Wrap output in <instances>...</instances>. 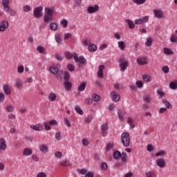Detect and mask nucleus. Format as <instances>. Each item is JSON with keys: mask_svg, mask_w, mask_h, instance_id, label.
<instances>
[{"mask_svg": "<svg viewBox=\"0 0 177 177\" xmlns=\"http://www.w3.org/2000/svg\"><path fill=\"white\" fill-rule=\"evenodd\" d=\"M60 165L62 167H70L71 164H70V162L67 160H63L60 162Z\"/></svg>", "mask_w": 177, "mask_h": 177, "instance_id": "f704fd0d", "label": "nucleus"}, {"mask_svg": "<svg viewBox=\"0 0 177 177\" xmlns=\"http://www.w3.org/2000/svg\"><path fill=\"white\" fill-rule=\"evenodd\" d=\"M37 177H46V174H45V173L40 172L37 174Z\"/></svg>", "mask_w": 177, "mask_h": 177, "instance_id": "338daca9", "label": "nucleus"}, {"mask_svg": "<svg viewBox=\"0 0 177 177\" xmlns=\"http://www.w3.org/2000/svg\"><path fill=\"white\" fill-rule=\"evenodd\" d=\"M169 88L170 89H177V81L172 82L169 84Z\"/></svg>", "mask_w": 177, "mask_h": 177, "instance_id": "c85d7f7f", "label": "nucleus"}, {"mask_svg": "<svg viewBox=\"0 0 177 177\" xmlns=\"http://www.w3.org/2000/svg\"><path fill=\"white\" fill-rule=\"evenodd\" d=\"M17 73L19 74H23V73H24V66L23 65H21L17 68Z\"/></svg>", "mask_w": 177, "mask_h": 177, "instance_id": "58836bf2", "label": "nucleus"}, {"mask_svg": "<svg viewBox=\"0 0 177 177\" xmlns=\"http://www.w3.org/2000/svg\"><path fill=\"white\" fill-rule=\"evenodd\" d=\"M64 82H68V80H70V73L68 72H64Z\"/></svg>", "mask_w": 177, "mask_h": 177, "instance_id": "c9c22d12", "label": "nucleus"}, {"mask_svg": "<svg viewBox=\"0 0 177 177\" xmlns=\"http://www.w3.org/2000/svg\"><path fill=\"white\" fill-rule=\"evenodd\" d=\"M125 22L127 23L129 28H130V30H133V28L135 27V24H133V21H131L130 19H126Z\"/></svg>", "mask_w": 177, "mask_h": 177, "instance_id": "6ab92c4d", "label": "nucleus"}, {"mask_svg": "<svg viewBox=\"0 0 177 177\" xmlns=\"http://www.w3.org/2000/svg\"><path fill=\"white\" fill-rule=\"evenodd\" d=\"M55 138L57 139V140H62V136H61V133L57 132L55 133Z\"/></svg>", "mask_w": 177, "mask_h": 177, "instance_id": "bf43d9fd", "label": "nucleus"}, {"mask_svg": "<svg viewBox=\"0 0 177 177\" xmlns=\"http://www.w3.org/2000/svg\"><path fill=\"white\" fill-rule=\"evenodd\" d=\"M136 86L138 88H142L143 87V82H142V81L136 82Z\"/></svg>", "mask_w": 177, "mask_h": 177, "instance_id": "8fccbe9b", "label": "nucleus"}, {"mask_svg": "<svg viewBox=\"0 0 177 177\" xmlns=\"http://www.w3.org/2000/svg\"><path fill=\"white\" fill-rule=\"evenodd\" d=\"M55 57L58 60V62H61V60H63V57L62 56V54L56 53L55 55Z\"/></svg>", "mask_w": 177, "mask_h": 177, "instance_id": "79ce46f5", "label": "nucleus"}, {"mask_svg": "<svg viewBox=\"0 0 177 177\" xmlns=\"http://www.w3.org/2000/svg\"><path fill=\"white\" fill-rule=\"evenodd\" d=\"M142 79L146 82H150V81H151V77H150V75H144L142 76Z\"/></svg>", "mask_w": 177, "mask_h": 177, "instance_id": "2f4dec72", "label": "nucleus"}, {"mask_svg": "<svg viewBox=\"0 0 177 177\" xmlns=\"http://www.w3.org/2000/svg\"><path fill=\"white\" fill-rule=\"evenodd\" d=\"M97 49V46H96V45L95 44H91L88 47V50H89V52H91V53L96 52Z\"/></svg>", "mask_w": 177, "mask_h": 177, "instance_id": "aec40b11", "label": "nucleus"}, {"mask_svg": "<svg viewBox=\"0 0 177 177\" xmlns=\"http://www.w3.org/2000/svg\"><path fill=\"white\" fill-rule=\"evenodd\" d=\"M42 10H44V8L42 6L36 7L33 10V16L35 19H39L42 17Z\"/></svg>", "mask_w": 177, "mask_h": 177, "instance_id": "39448f33", "label": "nucleus"}, {"mask_svg": "<svg viewBox=\"0 0 177 177\" xmlns=\"http://www.w3.org/2000/svg\"><path fill=\"white\" fill-rule=\"evenodd\" d=\"M128 124H129L130 128L133 129L135 128V124H133V122H135V120L132 118H129L128 120Z\"/></svg>", "mask_w": 177, "mask_h": 177, "instance_id": "412c9836", "label": "nucleus"}, {"mask_svg": "<svg viewBox=\"0 0 177 177\" xmlns=\"http://www.w3.org/2000/svg\"><path fill=\"white\" fill-rule=\"evenodd\" d=\"M2 3H3V8L5 6H9V0H2Z\"/></svg>", "mask_w": 177, "mask_h": 177, "instance_id": "13d9d810", "label": "nucleus"}, {"mask_svg": "<svg viewBox=\"0 0 177 177\" xmlns=\"http://www.w3.org/2000/svg\"><path fill=\"white\" fill-rule=\"evenodd\" d=\"M23 154L26 156H31L32 154V150L30 148H25L23 151Z\"/></svg>", "mask_w": 177, "mask_h": 177, "instance_id": "f3484780", "label": "nucleus"}, {"mask_svg": "<svg viewBox=\"0 0 177 177\" xmlns=\"http://www.w3.org/2000/svg\"><path fill=\"white\" fill-rule=\"evenodd\" d=\"M16 86L17 88H21V80H20L19 79L17 80L16 81Z\"/></svg>", "mask_w": 177, "mask_h": 177, "instance_id": "09e8293b", "label": "nucleus"}, {"mask_svg": "<svg viewBox=\"0 0 177 177\" xmlns=\"http://www.w3.org/2000/svg\"><path fill=\"white\" fill-rule=\"evenodd\" d=\"M153 13L157 19H162L164 17V12L160 10H153Z\"/></svg>", "mask_w": 177, "mask_h": 177, "instance_id": "9b49d317", "label": "nucleus"}, {"mask_svg": "<svg viewBox=\"0 0 177 177\" xmlns=\"http://www.w3.org/2000/svg\"><path fill=\"white\" fill-rule=\"evenodd\" d=\"M39 149L42 153H46V151H48V145H41L39 146Z\"/></svg>", "mask_w": 177, "mask_h": 177, "instance_id": "b1692460", "label": "nucleus"}, {"mask_svg": "<svg viewBox=\"0 0 177 177\" xmlns=\"http://www.w3.org/2000/svg\"><path fill=\"white\" fill-rule=\"evenodd\" d=\"M146 46H151L153 45V39L151 37H149L145 44Z\"/></svg>", "mask_w": 177, "mask_h": 177, "instance_id": "e433bc0d", "label": "nucleus"}, {"mask_svg": "<svg viewBox=\"0 0 177 177\" xmlns=\"http://www.w3.org/2000/svg\"><path fill=\"white\" fill-rule=\"evenodd\" d=\"M97 77H98V78H103V77H104L103 72L98 71Z\"/></svg>", "mask_w": 177, "mask_h": 177, "instance_id": "69168bd1", "label": "nucleus"}, {"mask_svg": "<svg viewBox=\"0 0 177 177\" xmlns=\"http://www.w3.org/2000/svg\"><path fill=\"white\" fill-rule=\"evenodd\" d=\"M162 71L165 74H168V73H169V68L167 66H165L162 67Z\"/></svg>", "mask_w": 177, "mask_h": 177, "instance_id": "c03bdc74", "label": "nucleus"}, {"mask_svg": "<svg viewBox=\"0 0 177 177\" xmlns=\"http://www.w3.org/2000/svg\"><path fill=\"white\" fill-rule=\"evenodd\" d=\"M164 154H165V152L164 151H160L156 153V157H160L161 156H164Z\"/></svg>", "mask_w": 177, "mask_h": 177, "instance_id": "4d7b16f0", "label": "nucleus"}, {"mask_svg": "<svg viewBox=\"0 0 177 177\" xmlns=\"http://www.w3.org/2000/svg\"><path fill=\"white\" fill-rule=\"evenodd\" d=\"M146 177H154V173L152 171H147L145 173Z\"/></svg>", "mask_w": 177, "mask_h": 177, "instance_id": "603ef678", "label": "nucleus"}, {"mask_svg": "<svg viewBox=\"0 0 177 177\" xmlns=\"http://www.w3.org/2000/svg\"><path fill=\"white\" fill-rule=\"evenodd\" d=\"M30 127L31 129H33V131H41V126L39 124H31Z\"/></svg>", "mask_w": 177, "mask_h": 177, "instance_id": "4be33fe9", "label": "nucleus"}, {"mask_svg": "<svg viewBox=\"0 0 177 177\" xmlns=\"http://www.w3.org/2000/svg\"><path fill=\"white\" fill-rule=\"evenodd\" d=\"M85 103L86 104H92L93 103V100H92V98H86L85 100Z\"/></svg>", "mask_w": 177, "mask_h": 177, "instance_id": "de8ad7c7", "label": "nucleus"}, {"mask_svg": "<svg viewBox=\"0 0 177 177\" xmlns=\"http://www.w3.org/2000/svg\"><path fill=\"white\" fill-rule=\"evenodd\" d=\"M170 42H172L173 44L177 42V37L175 35H171L170 37Z\"/></svg>", "mask_w": 177, "mask_h": 177, "instance_id": "a18cd8bd", "label": "nucleus"}, {"mask_svg": "<svg viewBox=\"0 0 177 177\" xmlns=\"http://www.w3.org/2000/svg\"><path fill=\"white\" fill-rule=\"evenodd\" d=\"M121 142L122 143L124 147H128L131 144V137L129 133L124 132L121 135Z\"/></svg>", "mask_w": 177, "mask_h": 177, "instance_id": "f03ea898", "label": "nucleus"}, {"mask_svg": "<svg viewBox=\"0 0 177 177\" xmlns=\"http://www.w3.org/2000/svg\"><path fill=\"white\" fill-rule=\"evenodd\" d=\"M118 45L121 50L125 49V43L124 41H118Z\"/></svg>", "mask_w": 177, "mask_h": 177, "instance_id": "7c9ffc66", "label": "nucleus"}, {"mask_svg": "<svg viewBox=\"0 0 177 177\" xmlns=\"http://www.w3.org/2000/svg\"><path fill=\"white\" fill-rule=\"evenodd\" d=\"M100 167H101V169H102L103 171H107L109 166L107 165V163L103 162L101 164Z\"/></svg>", "mask_w": 177, "mask_h": 177, "instance_id": "4c0bfd02", "label": "nucleus"}, {"mask_svg": "<svg viewBox=\"0 0 177 177\" xmlns=\"http://www.w3.org/2000/svg\"><path fill=\"white\" fill-rule=\"evenodd\" d=\"M65 56L67 59H71L73 57V53H70V52H66L65 53Z\"/></svg>", "mask_w": 177, "mask_h": 177, "instance_id": "49530a36", "label": "nucleus"}, {"mask_svg": "<svg viewBox=\"0 0 177 177\" xmlns=\"http://www.w3.org/2000/svg\"><path fill=\"white\" fill-rule=\"evenodd\" d=\"M92 99L94 102H100L101 97L99 96V95L94 93L92 95Z\"/></svg>", "mask_w": 177, "mask_h": 177, "instance_id": "cd10ccee", "label": "nucleus"}, {"mask_svg": "<svg viewBox=\"0 0 177 177\" xmlns=\"http://www.w3.org/2000/svg\"><path fill=\"white\" fill-rule=\"evenodd\" d=\"M23 9L24 12H30V10H31V8H30L29 6H24Z\"/></svg>", "mask_w": 177, "mask_h": 177, "instance_id": "052dcab7", "label": "nucleus"}, {"mask_svg": "<svg viewBox=\"0 0 177 177\" xmlns=\"http://www.w3.org/2000/svg\"><path fill=\"white\" fill-rule=\"evenodd\" d=\"M85 177H93V173L89 171L86 174Z\"/></svg>", "mask_w": 177, "mask_h": 177, "instance_id": "774afa93", "label": "nucleus"}, {"mask_svg": "<svg viewBox=\"0 0 177 177\" xmlns=\"http://www.w3.org/2000/svg\"><path fill=\"white\" fill-rule=\"evenodd\" d=\"M9 27V23L7 21H2L0 24V31H5Z\"/></svg>", "mask_w": 177, "mask_h": 177, "instance_id": "1a4fd4ad", "label": "nucleus"}, {"mask_svg": "<svg viewBox=\"0 0 177 177\" xmlns=\"http://www.w3.org/2000/svg\"><path fill=\"white\" fill-rule=\"evenodd\" d=\"M157 93H158V95H160V97H162V96H165V93H164L161 90H158Z\"/></svg>", "mask_w": 177, "mask_h": 177, "instance_id": "6e6d98bb", "label": "nucleus"}, {"mask_svg": "<svg viewBox=\"0 0 177 177\" xmlns=\"http://www.w3.org/2000/svg\"><path fill=\"white\" fill-rule=\"evenodd\" d=\"M147 150V151H153V150H154V149L153 148V145H148Z\"/></svg>", "mask_w": 177, "mask_h": 177, "instance_id": "0e129e2a", "label": "nucleus"}, {"mask_svg": "<svg viewBox=\"0 0 177 177\" xmlns=\"http://www.w3.org/2000/svg\"><path fill=\"white\" fill-rule=\"evenodd\" d=\"M3 91L6 95H10L11 93L10 87L8 84H3Z\"/></svg>", "mask_w": 177, "mask_h": 177, "instance_id": "4468645a", "label": "nucleus"}, {"mask_svg": "<svg viewBox=\"0 0 177 177\" xmlns=\"http://www.w3.org/2000/svg\"><path fill=\"white\" fill-rule=\"evenodd\" d=\"M43 125L44 127L45 131H50L51 128H50V126L48 125V122H44L43 123Z\"/></svg>", "mask_w": 177, "mask_h": 177, "instance_id": "37998d69", "label": "nucleus"}, {"mask_svg": "<svg viewBox=\"0 0 177 177\" xmlns=\"http://www.w3.org/2000/svg\"><path fill=\"white\" fill-rule=\"evenodd\" d=\"M54 8H45V15L44 17V21L46 24L49 23V21H52L53 16V12Z\"/></svg>", "mask_w": 177, "mask_h": 177, "instance_id": "f257e3e1", "label": "nucleus"}, {"mask_svg": "<svg viewBox=\"0 0 177 177\" xmlns=\"http://www.w3.org/2000/svg\"><path fill=\"white\" fill-rule=\"evenodd\" d=\"M99 10V6L95 5L94 6H89L87 9L88 13L92 15L93 13H96Z\"/></svg>", "mask_w": 177, "mask_h": 177, "instance_id": "6e6552de", "label": "nucleus"}, {"mask_svg": "<svg viewBox=\"0 0 177 177\" xmlns=\"http://www.w3.org/2000/svg\"><path fill=\"white\" fill-rule=\"evenodd\" d=\"M111 95L112 96L113 102H119L120 99H121V96L119 94H117L115 91H112L111 93Z\"/></svg>", "mask_w": 177, "mask_h": 177, "instance_id": "9d476101", "label": "nucleus"}, {"mask_svg": "<svg viewBox=\"0 0 177 177\" xmlns=\"http://www.w3.org/2000/svg\"><path fill=\"white\" fill-rule=\"evenodd\" d=\"M120 64L119 67L120 68V71H124L126 68H128L129 63L124 57H120L119 59Z\"/></svg>", "mask_w": 177, "mask_h": 177, "instance_id": "20e7f679", "label": "nucleus"}, {"mask_svg": "<svg viewBox=\"0 0 177 177\" xmlns=\"http://www.w3.org/2000/svg\"><path fill=\"white\" fill-rule=\"evenodd\" d=\"M67 68H68V71H70L71 73H73V71H74L75 70V66H74V65H73L71 64H68L67 65Z\"/></svg>", "mask_w": 177, "mask_h": 177, "instance_id": "473e14b6", "label": "nucleus"}, {"mask_svg": "<svg viewBox=\"0 0 177 177\" xmlns=\"http://www.w3.org/2000/svg\"><path fill=\"white\" fill-rule=\"evenodd\" d=\"M48 99L50 102H55L56 100V94L51 93L48 95Z\"/></svg>", "mask_w": 177, "mask_h": 177, "instance_id": "393cba45", "label": "nucleus"}, {"mask_svg": "<svg viewBox=\"0 0 177 177\" xmlns=\"http://www.w3.org/2000/svg\"><path fill=\"white\" fill-rule=\"evenodd\" d=\"M113 156L115 160H120L121 158L122 162H124V164L127 162V153L123 152L121 153L120 151L116 150L113 152Z\"/></svg>", "mask_w": 177, "mask_h": 177, "instance_id": "7ed1b4c3", "label": "nucleus"}, {"mask_svg": "<svg viewBox=\"0 0 177 177\" xmlns=\"http://www.w3.org/2000/svg\"><path fill=\"white\" fill-rule=\"evenodd\" d=\"M75 109V111L77 113V114H80V115H82L84 114V111H82V109H81L80 106L76 105Z\"/></svg>", "mask_w": 177, "mask_h": 177, "instance_id": "a878e982", "label": "nucleus"}, {"mask_svg": "<svg viewBox=\"0 0 177 177\" xmlns=\"http://www.w3.org/2000/svg\"><path fill=\"white\" fill-rule=\"evenodd\" d=\"M113 147H114V144L113 143H108L107 144V147H106V150H111V149H113Z\"/></svg>", "mask_w": 177, "mask_h": 177, "instance_id": "5fc2aeb1", "label": "nucleus"}, {"mask_svg": "<svg viewBox=\"0 0 177 177\" xmlns=\"http://www.w3.org/2000/svg\"><path fill=\"white\" fill-rule=\"evenodd\" d=\"M133 3H136V5H143L145 2H146V0H132Z\"/></svg>", "mask_w": 177, "mask_h": 177, "instance_id": "72a5a7b5", "label": "nucleus"}, {"mask_svg": "<svg viewBox=\"0 0 177 177\" xmlns=\"http://www.w3.org/2000/svg\"><path fill=\"white\" fill-rule=\"evenodd\" d=\"M0 150L2 151L6 150V142L3 138H0Z\"/></svg>", "mask_w": 177, "mask_h": 177, "instance_id": "f8f14e48", "label": "nucleus"}, {"mask_svg": "<svg viewBox=\"0 0 177 177\" xmlns=\"http://www.w3.org/2000/svg\"><path fill=\"white\" fill-rule=\"evenodd\" d=\"M137 63L138 64H139L140 66H144V64H147V62H145L143 60V58H138L137 59Z\"/></svg>", "mask_w": 177, "mask_h": 177, "instance_id": "c756f323", "label": "nucleus"}, {"mask_svg": "<svg viewBox=\"0 0 177 177\" xmlns=\"http://www.w3.org/2000/svg\"><path fill=\"white\" fill-rule=\"evenodd\" d=\"M149 21V16L143 17L140 19H137L135 20V24H143V23H147Z\"/></svg>", "mask_w": 177, "mask_h": 177, "instance_id": "0eeeda50", "label": "nucleus"}, {"mask_svg": "<svg viewBox=\"0 0 177 177\" xmlns=\"http://www.w3.org/2000/svg\"><path fill=\"white\" fill-rule=\"evenodd\" d=\"M61 24L63 25L64 28H67V26H68V21L66 19H63L61 21Z\"/></svg>", "mask_w": 177, "mask_h": 177, "instance_id": "ea45409f", "label": "nucleus"}, {"mask_svg": "<svg viewBox=\"0 0 177 177\" xmlns=\"http://www.w3.org/2000/svg\"><path fill=\"white\" fill-rule=\"evenodd\" d=\"M50 30H52L53 31H57V23L56 22H52L50 24Z\"/></svg>", "mask_w": 177, "mask_h": 177, "instance_id": "5701e85b", "label": "nucleus"}, {"mask_svg": "<svg viewBox=\"0 0 177 177\" xmlns=\"http://www.w3.org/2000/svg\"><path fill=\"white\" fill-rule=\"evenodd\" d=\"M85 88H86V82H83L78 86L77 91H79V92H84V91H85Z\"/></svg>", "mask_w": 177, "mask_h": 177, "instance_id": "2eb2a0df", "label": "nucleus"}, {"mask_svg": "<svg viewBox=\"0 0 177 177\" xmlns=\"http://www.w3.org/2000/svg\"><path fill=\"white\" fill-rule=\"evenodd\" d=\"M73 59L76 63H80V64H86V59H85L84 56L78 57L77 53H74Z\"/></svg>", "mask_w": 177, "mask_h": 177, "instance_id": "423d86ee", "label": "nucleus"}, {"mask_svg": "<svg viewBox=\"0 0 177 177\" xmlns=\"http://www.w3.org/2000/svg\"><path fill=\"white\" fill-rule=\"evenodd\" d=\"M118 118H120V121H123V120H124V113H122V111H118Z\"/></svg>", "mask_w": 177, "mask_h": 177, "instance_id": "a19ab883", "label": "nucleus"}, {"mask_svg": "<svg viewBox=\"0 0 177 177\" xmlns=\"http://www.w3.org/2000/svg\"><path fill=\"white\" fill-rule=\"evenodd\" d=\"M49 125H51V126L57 125V122L55 120H50L49 122Z\"/></svg>", "mask_w": 177, "mask_h": 177, "instance_id": "e2e57ef3", "label": "nucleus"}, {"mask_svg": "<svg viewBox=\"0 0 177 177\" xmlns=\"http://www.w3.org/2000/svg\"><path fill=\"white\" fill-rule=\"evenodd\" d=\"M102 131H107L109 129V125L107 124H102L101 126Z\"/></svg>", "mask_w": 177, "mask_h": 177, "instance_id": "864d4df0", "label": "nucleus"}, {"mask_svg": "<svg viewBox=\"0 0 177 177\" xmlns=\"http://www.w3.org/2000/svg\"><path fill=\"white\" fill-rule=\"evenodd\" d=\"M49 70H50V73L52 74H53L54 75H57V74L59 73V69L57 68V67H55V66H50L49 68Z\"/></svg>", "mask_w": 177, "mask_h": 177, "instance_id": "dca6fc26", "label": "nucleus"}, {"mask_svg": "<svg viewBox=\"0 0 177 177\" xmlns=\"http://www.w3.org/2000/svg\"><path fill=\"white\" fill-rule=\"evenodd\" d=\"M156 165H158L159 168H164L165 167V160H164V159H158L156 160Z\"/></svg>", "mask_w": 177, "mask_h": 177, "instance_id": "ddd939ff", "label": "nucleus"}, {"mask_svg": "<svg viewBox=\"0 0 177 177\" xmlns=\"http://www.w3.org/2000/svg\"><path fill=\"white\" fill-rule=\"evenodd\" d=\"M55 157H57V158H62V152L57 151V152H55Z\"/></svg>", "mask_w": 177, "mask_h": 177, "instance_id": "680f3d73", "label": "nucleus"}, {"mask_svg": "<svg viewBox=\"0 0 177 177\" xmlns=\"http://www.w3.org/2000/svg\"><path fill=\"white\" fill-rule=\"evenodd\" d=\"M64 86L66 91H71V87L73 86V84L70 82H64Z\"/></svg>", "mask_w": 177, "mask_h": 177, "instance_id": "a211bd4d", "label": "nucleus"}, {"mask_svg": "<svg viewBox=\"0 0 177 177\" xmlns=\"http://www.w3.org/2000/svg\"><path fill=\"white\" fill-rule=\"evenodd\" d=\"M163 53H165V55H172L174 53V51L168 48H164Z\"/></svg>", "mask_w": 177, "mask_h": 177, "instance_id": "bb28decb", "label": "nucleus"}, {"mask_svg": "<svg viewBox=\"0 0 177 177\" xmlns=\"http://www.w3.org/2000/svg\"><path fill=\"white\" fill-rule=\"evenodd\" d=\"M37 50L39 53H44L45 52V48L43 46H38Z\"/></svg>", "mask_w": 177, "mask_h": 177, "instance_id": "3c124183", "label": "nucleus"}]
</instances>
